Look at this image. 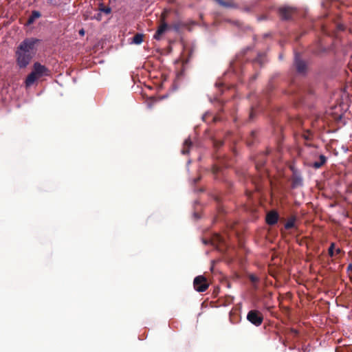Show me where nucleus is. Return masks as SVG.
I'll return each instance as SVG.
<instances>
[{
    "mask_svg": "<svg viewBox=\"0 0 352 352\" xmlns=\"http://www.w3.org/2000/svg\"><path fill=\"white\" fill-rule=\"evenodd\" d=\"M39 40L29 38L23 41L15 50V59L19 69L26 68L36 52V45Z\"/></svg>",
    "mask_w": 352,
    "mask_h": 352,
    "instance_id": "f257e3e1",
    "label": "nucleus"
},
{
    "mask_svg": "<svg viewBox=\"0 0 352 352\" xmlns=\"http://www.w3.org/2000/svg\"><path fill=\"white\" fill-rule=\"evenodd\" d=\"M50 74V71L40 63L36 62L33 65L32 71L27 76L25 83L27 87L32 86L34 82L43 76Z\"/></svg>",
    "mask_w": 352,
    "mask_h": 352,
    "instance_id": "f03ea898",
    "label": "nucleus"
},
{
    "mask_svg": "<svg viewBox=\"0 0 352 352\" xmlns=\"http://www.w3.org/2000/svg\"><path fill=\"white\" fill-rule=\"evenodd\" d=\"M193 285L195 289L199 292H205L209 286L206 278L203 276H197L194 279Z\"/></svg>",
    "mask_w": 352,
    "mask_h": 352,
    "instance_id": "7ed1b4c3",
    "label": "nucleus"
},
{
    "mask_svg": "<svg viewBox=\"0 0 352 352\" xmlns=\"http://www.w3.org/2000/svg\"><path fill=\"white\" fill-rule=\"evenodd\" d=\"M247 319L256 326L260 325L263 320V314L257 310H251L247 315Z\"/></svg>",
    "mask_w": 352,
    "mask_h": 352,
    "instance_id": "20e7f679",
    "label": "nucleus"
},
{
    "mask_svg": "<svg viewBox=\"0 0 352 352\" xmlns=\"http://www.w3.org/2000/svg\"><path fill=\"white\" fill-rule=\"evenodd\" d=\"M169 29V26L166 22H162L160 23L153 38L156 40H160L164 33Z\"/></svg>",
    "mask_w": 352,
    "mask_h": 352,
    "instance_id": "39448f33",
    "label": "nucleus"
},
{
    "mask_svg": "<svg viewBox=\"0 0 352 352\" xmlns=\"http://www.w3.org/2000/svg\"><path fill=\"white\" fill-rule=\"evenodd\" d=\"M294 12V9L290 7H284L279 9V14L284 19H290Z\"/></svg>",
    "mask_w": 352,
    "mask_h": 352,
    "instance_id": "423d86ee",
    "label": "nucleus"
},
{
    "mask_svg": "<svg viewBox=\"0 0 352 352\" xmlns=\"http://www.w3.org/2000/svg\"><path fill=\"white\" fill-rule=\"evenodd\" d=\"M278 221V214L276 212H270L267 214L266 221L270 225L275 224Z\"/></svg>",
    "mask_w": 352,
    "mask_h": 352,
    "instance_id": "0eeeda50",
    "label": "nucleus"
},
{
    "mask_svg": "<svg viewBox=\"0 0 352 352\" xmlns=\"http://www.w3.org/2000/svg\"><path fill=\"white\" fill-rule=\"evenodd\" d=\"M327 161V158L324 155H320L319 158V162H316L314 163L313 166L316 168H319L321 167Z\"/></svg>",
    "mask_w": 352,
    "mask_h": 352,
    "instance_id": "6e6552de",
    "label": "nucleus"
},
{
    "mask_svg": "<svg viewBox=\"0 0 352 352\" xmlns=\"http://www.w3.org/2000/svg\"><path fill=\"white\" fill-rule=\"evenodd\" d=\"M297 70L303 72L305 69V64L303 61L296 59L295 63Z\"/></svg>",
    "mask_w": 352,
    "mask_h": 352,
    "instance_id": "1a4fd4ad",
    "label": "nucleus"
},
{
    "mask_svg": "<svg viewBox=\"0 0 352 352\" xmlns=\"http://www.w3.org/2000/svg\"><path fill=\"white\" fill-rule=\"evenodd\" d=\"M144 35L142 34H136L133 38V43L140 45L143 41Z\"/></svg>",
    "mask_w": 352,
    "mask_h": 352,
    "instance_id": "9d476101",
    "label": "nucleus"
},
{
    "mask_svg": "<svg viewBox=\"0 0 352 352\" xmlns=\"http://www.w3.org/2000/svg\"><path fill=\"white\" fill-rule=\"evenodd\" d=\"M40 13L37 11H34L32 14V16H30V18L28 19V24H31L32 23H33V21H34L35 19H37L40 16Z\"/></svg>",
    "mask_w": 352,
    "mask_h": 352,
    "instance_id": "9b49d317",
    "label": "nucleus"
},
{
    "mask_svg": "<svg viewBox=\"0 0 352 352\" xmlns=\"http://www.w3.org/2000/svg\"><path fill=\"white\" fill-rule=\"evenodd\" d=\"M191 144V142L189 140H186L185 142H184V148L182 149V153L183 154H187L188 153V148L190 147Z\"/></svg>",
    "mask_w": 352,
    "mask_h": 352,
    "instance_id": "f8f14e48",
    "label": "nucleus"
},
{
    "mask_svg": "<svg viewBox=\"0 0 352 352\" xmlns=\"http://www.w3.org/2000/svg\"><path fill=\"white\" fill-rule=\"evenodd\" d=\"M100 10L106 14H109L111 12V9L109 8L102 7V4L100 5Z\"/></svg>",
    "mask_w": 352,
    "mask_h": 352,
    "instance_id": "ddd939ff",
    "label": "nucleus"
},
{
    "mask_svg": "<svg viewBox=\"0 0 352 352\" xmlns=\"http://www.w3.org/2000/svg\"><path fill=\"white\" fill-rule=\"evenodd\" d=\"M167 11L166 10H164L162 14H161V16H160V23H162V22H166V18L167 16Z\"/></svg>",
    "mask_w": 352,
    "mask_h": 352,
    "instance_id": "4468645a",
    "label": "nucleus"
},
{
    "mask_svg": "<svg viewBox=\"0 0 352 352\" xmlns=\"http://www.w3.org/2000/svg\"><path fill=\"white\" fill-rule=\"evenodd\" d=\"M294 226V221L293 220L288 221L285 224L286 229H290Z\"/></svg>",
    "mask_w": 352,
    "mask_h": 352,
    "instance_id": "2eb2a0df",
    "label": "nucleus"
},
{
    "mask_svg": "<svg viewBox=\"0 0 352 352\" xmlns=\"http://www.w3.org/2000/svg\"><path fill=\"white\" fill-rule=\"evenodd\" d=\"M333 250H334V244L332 243L331 245V246L329 247V253L331 256H333L334 253H333Z\"/></svg>",
    "mask_w": 352,
    "mask_h": 352,
    "instance_id": "dca6fc26",
    "label": "nucleus"
},
{
    "mask_svg": "<svg viewBox=\"0 0 352 352\" xmlns=\"http://www.w3.org/2000/svg\"><path fill=\"white\" fill-rule=\"evenodd\" d=\"M250 279L252 281V282H256L257 281L258 278L256 276H254V275H250Z\"/></svg>",
    "mask_w": 352,
    "mask_h": 352,
    "instance_id": "f3484780",
    "label": "nucleus"
},
{
    "mask_svg": "<svg viewBox=\"0 0 352 352\" xmlns=\"http://www.w3.org/2000/svg\"><path fill=\"white\" fill-rule=\"evenodd\" d=\"M95 19H96L97 20L100 21L101 19V14H98V16H94ZM91 19H94V17H91Z\"/></svg>",
    "mask_w": 352,
    "mask_h": 352,
    "instance_id": "a211bd4d",
    "label": "nucleus"
},
{
    "mask_svg": "<svg viewBox=\"0 0 352 352\" xmlns=\"http://www.w3.org/2000/svg\"><path fill=\"white\" fill-rule=\"evenodd\" d=\"M79 34L82 36H83L85 34V30L83 29L80 30L79 31Z\"/></svg>",
    "mask_w": 352,
    "mask_h": 352,
    "instance_id": "6ab92c4d",
    "label": "nucleus"
},
{
    "mask_svg": "<svg viewBox=\"0 0 352 352\" xmlns=\"http://www.w3.org/2000/svg\"><path fill=\"white\" fill-rule=\"evenodd\" d=\"M336 254H338L340 252V248H337L336 250Z\"/></svg>",
    "mask_w": 352,
    "mask_h": 352,
    "instance_id": "aec40b11",
    "label": "nucleus"
},
{
    "mask_svg": "<svg viewBox=\"0 0 352 352\" xmlns=\"http://www.w3.org/2000/svg\"><path fill=\"white\" fill-rule=\"evenodd\" d=\"M348 270H352V263L350 264L349 266H348Z\"/></svg>",
    "mask_w": 352,
    "mask_h": 352,
    "instance_id": "412c9836",
    "label": "nucleus"
},
{
    "mask_svg": "<svg viewBox=\"0 0 352 352\" xmlns=\"http://www.w3.org/2000/svg\"><path fill=\"white\" fill-rule=\"evenodd\" d=\"M291 333H294L295 335L298 334V331H290Z\"/></svg>",
    "mask_w": 352,
    "mask_h": 352,
    "instance_id": "4be33fe9",
    "label": "nucleus"
},
{
    "mask_svg": "<svg viewBox=\"0 0 352 352\" xmlns=\"http://www.w3.org/2000/svg\"><path fill=\"white\" fill-rule=\"evenodd\" d=\"M170 2H173L174 0H168Z\"/></svg>",
    "mask_w": 352,
    "mask_h": 352,
    "instance_id": "5701e85b",
    "label": "nucleus"
}]
</instances>
